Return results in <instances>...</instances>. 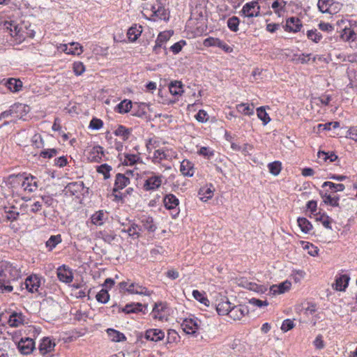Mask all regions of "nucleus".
<instances>
[{"label": "nucleus", "instance_id": "27", "mask_svg": "<svg viewBox=\"0 0 357 357\" xmlns=\"http://www.w3.org/2000/svg\"><path fill=\"white\" fill-rule=\"evenodd\" d=\"M107 333L110 340L113 342H119L126 340L123 333L113 328H108Z\"/></svg>", "mask_w": 357, "mask_h": 357}, {"label": "nucleus", "instance_id": "32", "mask_svg": "<svg viewBox=\"0 0 357 357\" xmlns=\"http://www.w3.org/2000/svg\"><path fill=\"white\" fill-rule=\"evenodd\" d=\"M104 155L103 149L102 146H96L93 148L89 153V158L91 161L99 162L102 156Z\"/></svg>", "mask_w": 357, "mask_h": 357}, {"label": "nucleus", "instance_id": "62", "mask_svg": "<svg viewBox=\"0 0 357 357\" xmlns=\"http://www.w3.org/2000/svg\"><path fill=\"white\" fill-rule=\"evenodd\" d=\"M32 142L36 148H43L44 147V142L40 135L36 134L33 135L32 138Z\"/></svg>", "mask_w": 357, "mask_h": 357}, {"label": "nucleus", "instance_id": "37", "mask_svg": "<svg viewBox=\"0 0 357 357\" xmlns=\"http://www.w3.org/2000/svg\"><path fill=\"white\" fill-rule=\"evenodd\" d=\"M287 2L284 0H275L273 2L271 8L274 13L278 16H280L282 12L284 11Z\"/></svg>", "mask_w": 357, "mask_h": 357}, {"label": "nucleus", "instance_id": "22", "mask_svg": "<svg viewBox=\"0 0 357 357\" xmlns=\"http://www.w3.org/2000/svg\"><path fill=\"white\" fill-rule=\"evenodd\" d=\"M24 317L22 313L13 312L9 317L8 324L11 327H18L24 324Z\"/></svg>", "mask_w": 357, "mask_h": 357}, {"label": "nucleus", "instance_id": "8", "mask_svg": "<svg viewBox=\"0 0 357 357\" xmlns=\"http://www.w3.org/2000/svg\"><path fill=\"white\" fill-rule=\"evenodd\" d=\"M26 289L31 293L38 291L41 284V278L38 275H31L24 282Z\"/></svg>", "mask_w": 357, "mask_h": 357}, {"label": "nucleus", "instance_id": "30", "mask_svg": "<svg viewBox=\"0 0 357 357\" xmlns=\"http://www.w3.org/2000/svg\"><path fill=\"white\" fill-rule=\"evenodd\" d=\"M152 10L155 16L159 17L160 20H167L169 19V12L162 5H158V7H152Z\"/></svg>", "mask_w": 357, "mask_h": 357}, {"label": "nucleus", "instance_id": "20", "mask_svg": "<svg viewBox=\"0 0 357 357\" xmlns=\"http://www.w3.org/2000/svg\"><path fill=\"white\" fill-rule=\"evenodd\" d=\"M163 203L167 209H175L179 204V200L173 194H168L165 196Z\"/></svg>", "mask_w": 357, "mask_h": 357}, {"label": "nucleus", "instance_id": "11", "mask_svg": "<svg viewBox=\"0 0 357 357\" xmlns=\"http://www.w3.org/2000/svg\"><path fill=\"white\" fill-rule=\"evenodd\" d=\"M337 4L334 0H318L317 6L322 13L332 14L335 12Z\"/></svg>", "mask_w": 357, "mask_h": 357}, {"label": "nucleus", "instance_id": "43", "mask_svg": "<svg viewBox=\"0 0 357 357\" xmlns=\"http://www.w3.org/2000/svg\"><path fill=\"white\" fill-rule=\"evenodd\" d=\"M257 114L258 118L262 121L264 125H266L271 121V118L266 112L264 107H258L257 109Z\"/></svg>", "mask_w": 357, "mask_h": 357}, {"label": "nucleus", "instance_id": "55", "mask_svg": "<svg viewBox=\"0 0 357 357\" xmlns=\"http://www.w3.org/2000/svg\"><path fill=\"white\" fill-rule=\"evenodd\" d=\"M96 300L101 303H106L109 299V295L107 290L101 289L96 296Z\"/></svg>", "mask_w": 357, "mask_h": 357}, {"label": "nucleus", "instance_id": "3", "mask_svg": "<svg viewBox=\"0 0 357 357\" xmlns=\"http://www.w3.org/2000/svg\"><path fill=\"white\" fill-rule=\"evenodd\" d=\"M4 29L10 36L15 38L16 40L21 41L24 39V31L22 28L13 21H6L3 24Z\"/></svg>", "mask_w": 357, "mask_h": 357}, {"label": "nucleus", "instance_id": "46", "mask_svg": "<svg viewBox=\"0 0 357 357\" xmlns=\"http://www.w3.org/2000/svg\"><path fill=\"white\" fill-rule=\"evenodd\" d=\"M68 54L79 55L83 52L82 46L79 43L73 42L69 43Z\"/></svg>", "mask_w": 357, "mask_h": 357}, {"label": "nucleus", "instance_id": "13", "mask_svg": "<svg viewBox=\"0 0 357 357\" xmlns=\"http://www.w3.org/2000/svg\"><path fill=\"white\" fill-rule=\"evenodd\" d=\"M57 277L61 282L70 283L73 281V274L70 268L63 265L57 269Z\"/></svg>", "mask_w": 357, "mask_h": 357}, {"label": "nucleus", "instance_id": "2", "mask_svg": "<svg viewBox=\"0 0 357 357\" xmlns=\"http://www.w3.org/2000/svg\"><path fill=\"white\" fill-rule=\"evenodd\" d=\"M13 177L16 180L17 182L19 183H20L21 187L24 191L33 192H35L38 188L37 178L33 176H24L23 174H18Z\"/></svg>", "mask_w": 357, "mask_h": 357}, {"label": "nucleus", "instance_id": "58", "mask_svg": "<svg viewBox=\"0 0 357 357\" xmlns=\"http://www.w3.org/2000/svg\"><path fill=\"white\" fill-rule=\"evenodd\" d=\"M171 34L168 31L161 32L158 34L156 40L158 43L164 45L167 40H169Z\"/></svg>", "mask_w": 357, "mask_h": 357}, {"label": "nucleus", "instance_id": "42", "mask_svg": "<svg viewBox=\"0 0 357 357\" xmlns=\"http://www.w3.org/2000/svg\"><path fill=\"white\" fill-rule=\"evenodd\" d=\"M141 227L135 223H132L127 229L122 230L123 232H126L130 236L138 238L140 236L139 231Z\"/></svg>", "mask_w": 357, "mask_h": 357}, {"label": "nucleus", "instance_id": "51", "mask_svg": "<svg viewBox=\"0 0 357 357\" xmlns=\"http://www.w3.org/2000/svg\"><path fill=\"white\" fill-rule=\"evenodd\" d=\"M192 296L195 299L199 301L201 303L204 304L205 306L209 305V303H210L209 300L206 296H204V295L199 291L193 290Z\"/></svg>", "mask_w": 357, "mask_h": 357}, {"label": "nucleus", "instance_id": "60", "mask_svg": "<svg viewBox=\"0 0 357 357\" xmlns=\"http://www.w3.org/2000/svg\"><path fill=\"white\" fill-rule=\"evenodd\" d=\"M102 121L96 118L92 119L89 123V128L93 130H99L102 127Z\"/></svg>", "mask_w": 357, "mask_h": 357}, {"label": "nucleus", "instance_id": "1", "mask_svg": "<svg viewBox=\"0 0 357 357\" xmlns=\"http://www.w3.org/2000/svg\"><path fill=\"white\" fill-rule=\"evenodd\" d=\"M336 24L343 41L351 43L357 40V21L341 19Z\"/></svg>", "mask_w": 357, "mask_h": 357}, {"label": "nucleus", "instance_id": "53", "mask_svg": "<svg viewBox=\"0 0 357 357\" xmlns=\"http://www.w3.org/2000/svg\"><path fill=\"white\" fill-rule=\"evenodd\" d=\"M167 154L162 149L155 150L153 153V162L154 163H159L162 160L167 159Z\"/></svg>", "mask_w": 357, "mask_h": 357}, {"label": "nucleus", "instance_id": "15", "mask_svg": "<svg viewBox=\"0 0 357 357\" xmlns=\"http://www.w3.org/2000/svg\"><path fill=\"white\" fill-rule=\"evenodd\" d=\"M126 291L130 294L151 295V292L146 287L135 282H132L128 285Z\"/></svg>", "mask_w": 357, "mask_h": 357}, {"label": "nucleus", "instance_id": "17", "mask_svg": "<svg viewBox=\"0 0 357 357\" xmlns=\"http://www.w3.org/2000/svg\"><path fill=\"white\" fill-rule=\"evenodd\" d=\"M165 337V333L158 328L149 329L145 333V338L153 342H158Z\"/></svg>", "mask_w": 357, "mask_h": 357}, {"label": "nucleus", "instance_id": "5", "mask_svg": "<svg viewBox=\"0 0 357 357\" xmlns=\"http://www.w3.org/2000/svg\"><path fill=\"white\" fill-rule=\"evenodd\" d=\"M205 47H218L225 52L229 53L233 51V48L226 44L225 42L217 38L208 37L204 40Z\"/></svg>", "mask_w": 357, "mask_h": 357}, {"label": "nucleus", "instance_id": "29", "mask_svg": "<svg viewBox=\"0 0 357 357\" xmlns=\"http://www.w3.org/2000/svg\"><path fill=\"white\" fill-rule=\"evenodd\" d=\"M6 85L10 91L17 92L21 90L22 82L20 79L10 78L7 80Z\"/></svg>", "mask_w": 357, "mask_h": 357}, {"label": "nucleus", "instance_id": "41", "mask_svg": "<svg viewBox=\"0 0 357 357\" xmlns=\"http://www.w3.org/2000/svg\"><path fill=\"white\" fill-rule=\"evenodd\" d=\"M114 133L116 136L121 137L123 140H126L129 138L131 131L125 126L119 125Z\"/></svg>", "mask_w": 357, "mask_h": 357}, {"label": "nucleus", "instance_id": "57", "mask_svg": "<svg viewBox=\"0 0 357 357\" xmlns=\"http://www.w3.org/2000/svg\"><path fill=\"white\" fill-rule=\"evenodd\" d=\"M317 220H319L322 223L324 227H326V229H332V228H331L332 219L329 216H328L325 214H323V215H321L319 218H317Z\"/></svg>", "mask_w": 357, "mask_h": 357}, {"label": "nucleus", "instance_id": "19", "mask_svg": "<svg viewBox=\"0 0 357 357\" xmlns=\"http://www.w3.org/2000/svg\"><path fill=\"white\" fill-rule=\"evenodd\" d=\"M180 172L185 176H192L195 173L193 164L188 160H183L181 163Z\"/></svg>", "mask_w": 357, "mask_h": 357}, {"label": "nucleus", "instance_id": "26", "mask_svg": "<svg viewBox=\"0 0 357 357\" xmlns=\"http://www.w3.org/2000/svg\"><path fill=\"white\" fill-rule=\"evenodd\" d=\"M231 303L227 300L220 301L216 305V310L220 315H228Z\"/></svg>", "mask_w": 357, "mask_h": 357}, {"label": "nucleus", "instance_id": "16", "mask_svg": "<svg viewBox=\"0 0 357 357\" xmlns=\"http://www.w3.org/2000/svg\"><path fill=\"white\" fill-rule=\"evenodd\" d=\"M130 183V179L124 174L118 173L115 177L113 192L123 189Z\"/></svg>", "mask_w": 357, "mask_h": 357}, {"label": "nucleus", "instance_id": "25", "mask_svg": "<svg viewBox=\"0 0 357 357\" xmlns=\"http://www.w3.org/2000/svg\"><path fill=\"white\" fill-rule=\"evenodd\" d=\"M54 347L55 344L52 342L50 338L45 337L42 340V342L39 346V350L41 354L45 355L47 353L50 352Z\"/></svg>", "mask_w": 357, "mask_h": 357}, {"label": "nucleus", "instance_id": "50", "mask_svg": "<svg viewBox=\"0 0 357 357\" xmlns=\"http://www.w3.org/2000/svg\"><path fill=\"white\" fill-rule=\"evenodd\" d=\"M240 23L239 19L236 17L233 16L228 19L227 24L228 28L234 32H236L238 30V25Z\"/></svg>", "mask_w": 357, "mask_h": 357}, {"label": "nucleus", "instance_id": "36", "mask_svg": "<svg viewBox=\"0 0 357 357\" xmlns=\"http://www.w3.org/2000/svg\"><path fill=\"white\" fill-rule=\"evenodd\" d=\"M132 104L131 100H123L116 105V111L121 114L127 113L132 108Z\"/></svg>", "mask_w": 357, "mask_h": 357}, {"label": "nucleus", "instance_id": "61", "mask_svg": "<svg viewBox=\"0 0 357 357\" xmlns=\"http://www.w3.org/2000/svg\"><path fill=\"white\" fill-rule=\"evenodd\" d=\"M294 327V323L292 320L287 319L283 321L281 330L284 332H287L288 331L292 329Z\"/></svg>", "mask_w": 357, "mask_h": 357}, {"label": "nucleus", "instance_id": "33", "mask_svg": "<svg viewBox=\"0 0 357 357\" xmlns=\"http://www.w3.org/2000/svg\"><path fill=\"white\" fill-rule=\"evenodd\" d=\"M141 222L144 228L149 231L153 232L156 229V226L152 217L143 216L141 219Z\"/></svg>", "mask_w": 357, "mask_h": 357}, {"label": "nucleus", "instance_id": "45", "mask_svg": "<svg viewBox=\"0 0 357 357\" xmlns=\"http://www.w3.org/2000/svg\"><path fill=\"white\" fill-rule=\"evenodd\" d=\"M112 168L110 165L107 164H102L100 166H98L96 168V171L104 176L105 179H108L110 178V172Z\"/></svg>", "mask_w": 357, "mask_h": 357}, {"label": "nucleus", "instance_id": "7", "mask_svg": "<svg viewBox=\"0 0 357 357\" xmlns=\"http://www.w3.org/2000/svg\"><path fill=\"white\" fill-rule=\"evenodd\" d=\"M17 348L24 355L30 354L35 349V342L32 338H22L17 344Z\"/></svg>", "mask_w": 357, "mask_h": 357}, {"label": "nucleus", "instance_id": "44", "mask_svg": "<svg viewBox=\"0 0 357 357\" xmlns=\"http://www.w3.org/2000/svg\"><path fill=\"white\" fill-rule=\"evenodd\" d=\"M307 37L309 40L318 43L322 39V35L317 29H311L307 31Z\"/></svg>", "mask_w": 357, "mask_h": 357}, {"label": "nucleus", "instance_id": "35", "mask_svg": "<svg viewBox=\"0 0 357 357\" xmlns=\"http://www.w3.org/2000/svg\"><path fill=\"white\" fill-rule=\"evenodd\" d=\"M169 89L174 96L181 95L183 93V84L180 81L172 82L169 86Z\"/></svg>", "mask_w": 357, "mask_h": 357}, {"label": "nucleus", "instance_id": "6", "mask_svg": "<svg viewBox=\"0 0 357 357\" xmlns=\"http://www.w3.org/2000/svg\"><path fill=\"white\" fill-rule=\"evenodd\" d=\"M17 271L10 265L0 271V281L3 282L10 283L12 280H15L17 277Z\"/></svg>", "mask_w": 357, "mask_h": 357}, {"label": "nucleus", "instance_id": "59", "mask_svg": "<svg viewBox=\"0 0 357 357\" xmlns=\"http://www.w3.org/2000/svg\"><path fill=\"white\" fill-rule=\"evenodd\" d=\"M153 52L155 54H163L164 55L167 54V49L166 47L161 43H158L157 41H155V44L153 48Z\"/></svg>", "mask_w": 357, "mask_h": 357}, {"label": "nucleus", "instance_id": "31", "mask_svg": "<svg viewBox=\"0 0 357 357\" xmlns=\"http://www.w3.org/2000/svg\"><path fill=\"white\" fill-rule=\"evenodd\" d=\"M142 31V26L137 27L136 25L131 26L128 30V32H127V36H128V40L131 42H135V40H137L139 36L141 35Z\"/></svg>", "mask_w": 357, "mask_h": 357}, {"label": "nucleus", "instance_id": "4", "mask_svg": "<svg viewBox=\"0 0 357 357\" xmlns=\"http://www.w3.org/2000/svg\"><path fill=\"white\" fill-rule=\"evenodd\" d=\"M163 176L161 174H153L148 178L143 185V188L146 191L155 190L158 189L162 183Z\"/></svg>", "mask_w": 357, "mask_h": 357}, {"label": "nucleus", "instance_id": "48", "mask_svg": "<svg viewBox=\"0 0 357 357\" xmlns=\"http://www.w3.org/2000/svg\"><path fill=\"white\" fill-rule=\"evenodd\" d=\"M199 195L200 196V199L202 201L207 202L213 197V191L209 188H203L199 190Z\"/></svg>", "mask_w": 357, "mask_h": 357}, {"label": "nucleus", "instance_id": "56", "mask_svg": "<svg viewBox=\"0 0 357 357\" xmlns=\"http://www.w3.org/2000/svg\"><path fill=\"white\" fill-rule=\"evenodd\" d=\"M73 72L77 76H79L85 71V66L81 61H75L73 64Z\"/></svg>", "mask_w": 357, "mask_h": 357}, {"label": "nucleus", "instance_id": "47", "mask_svg": "<svg viewBox=\"0 0 357 357\" xmlns=\"http://www.w3.org/2000/svg\"><path fill=\"white\" fill-rule=\"evenodd\" d=\"M322 188H325V187H329V188L333 191V192H342L343 191L344 189H345V187H344V185L342 184V183H338V184H336V183H334L333 182H331V181H325L323 184H322Z\"/></svg>", "mask_w": 357, "mask_h": 357}, {"label": "nucleus", "instance_id": "23", "mask_svg": "<svg viewBox=\"0 0 357 357\" xmlns=\"http://www.w3.org/2000/svg\"><path fill=\"white\" fill-rule=\"evenodd\" d=\"M319 162H332L337 159V155L333 152H325L319 151L317 153Z\"/></svg>", "mask_w": 357, "mask_h": 357}, {"label": "nucleus", "instance_id": "9", "mask_svg": "<svg viewBox=\"0 0 357 357\" xmlns=\"http://www.w3.org/2000/svg\"><path fill=\"white\" fill-rule=\"evenodd\" d=\"M260 7L257 1H252L245 3L242 8V13L245 17H253L259 15Z\"/></svg>", "mask_w": 357, "mask_h": 357}, {"label": "nucleus", "instance_id": "38", "mask_svg": "<svg viewBox=\"0 0 357 357\" xmlns=\"http://www.w3.org/2000/svg\"><path fill=\"white\" fill-rule=\"evenodd\" d=\"M297 222L301 230L305 234L312 229V224L305 218H298Z\"/></svg>", "mask_w": 357, "mask_h": 357}, {"label": "nucleus", "instance_id": "63", "mask_svg": "<svg viewBox=\"0 0 357 357\" xmlns=\"http://www.w3.org/2000/svg\"><path fill=\"white\" fill-rule=\"evenodd\" d=\"M195 119L197 121L204 123L208 120V114L204 110L200 109L195 115Z\"/></svg>", "mask_w": 357, "mask_h": 357}, {"label": "nucleus", "instance_id": "64", "mask_svg": "<svg viewBox=\"0 0 357 357\" xmlns=\"http://www.w3.org/2000/svg\"><path fill=\"white\" fill-rule=\"evenodd\" d=\"M198 153L199 155H204L207 158H210L214 155L213 151H211L210 149L205 146L201 147L198 151Z\"/></svg>", "mask_w": 357, "mask_h": 357}, {"label": "nucleus", "instance_id": "54", "mask_svg": "<svg viewBox=\"0 0 357 357\" xmlns=\"http://www.w3.org/2000/svg\"><path fill=\"white\" fill-rule=\"evenodd\" d=\"M139 159V157L136 154H126L123 164L127 166L134 165Z\"/></svg>", "mask_w": 357, "mask_h": 357}, {"label": "nucleus", "instance_id": "18", "mask_svg": "<svg viewBox=\"0 0 357 357\" xmlns=\"http://www.w3.org/2000/svg\"><path fill=\"white\" fill-rule=\"evenodd\" d=\"M350 278L347 275H340L335 280V282L333 284L334 289L337 291H344L347 287Z\"/></svg>", "mask_w": 357, "mask_h": 357}, {"label": "nucleus", "instance_id": "28", "mask_svg": "<svg viewBox=\"0 0 357 357\" xmlns=\"http://www.w3.org/2000/svg\"><path fill=\"white\" fill-rule=\"evenodd\" d=\"M320 195L323 199L324 202L326 204L330 205L331 206H339V197L335 196L332 197L331 195L327 192H320Z\"/></svg>", "mask_w": 357, "mask_h": 357}, {"label": "nucleus", "instance_id": "21", "mask_svg": "<svg viewBox=\"0 0 357 357\" xmlns=\"http://www.w3.org/2000/svg\"><path fill=\"white\" fill-rule=\"evenodd\" d=\"M107 213L102 210L96 212L91 218L93 225L101 226L107 220Z\"/></svg>", "mask_w": 357, "mask_h": 357}, {"label": "nucleus", "instance_id": "39", "mask_svg": "<svg viewBox=\"0 0 357 357\" xmlns=\"http://www.w3.org/2000/svg\"><path fill=\"white\" fill-rule=\"evenodd\" d=\"M61 242V236L60 234L53 235L46 241V247L50 251L52 250L59 243Z\"/></svg>", "mask_w": 357, "mask_h": 357}, {"label": "nucleus", "instance_id": "52", "mask_svg": "<svg viewBox=\"0 0 357 357\" xmlns=\"http://www.w3.org/2000/svg\"><path fill=\"white\" fill-rule=\"evenodd\" d=\"M59 153V150L56 149H45L42 151L39 155L43 158H52Z\"/></svg>", "mask_w": 357, "mask_h": 357}, {"label": "nucleus", "instance_id": "34", "mask_svg": "<svg viewBox=\"0 0 357 357\" xmlns=\"http://www.w3.org/2000/svg\"><path fill=\"white\" fill-rule=\"evenodd\" d=\"M291 284L289 281H284L280 283L279 285H273L271 287V290L274 294H283L290 289Z\"/></svg>", "mask_w": 357, "mask_h": 357}, {"label": "nucleus", "instance_id": "24", "mask_svg": "<svg viewBox=\"0 0 357 357\" xmlns=\"http://www.w3.org/2000/svg\"><path fill=\"white\" fill-rule=\"evenodd\" d=\"M143 305L140 303H131L126 305L124 307L119 308V312H123L126 314L137 313L142 312Z\"/></svg>", "mask_w": 357, "mask_h": 357}, {"label": "nucleus", "instance_id": "14", "mask_svg": "<svg viewBox=\"0 0 357 357\" xmlns=\"http://www.w3.org/2000/svg\"><path fill=\"white\" fill-rule=\"evenodd\" d=\"M183 331L189 335H195L199 326L197 321L193 319H185L181 324Z\"/></svg>", "mask_w": 357, "mask_h": 357}, {"label": "nucleus", "instance_id": "49", "mask_svg": "<svg viewBox=\"0 0 357 357\" xmlns=\"http://www.w3.org/2000/svg\"><path fill=\"white\" fill-rule=\"evenodd\" d=\"M268 170L271 174L278 176L282 169V164L279 161H274L268 165Z\"/></svg>", "mask_w": 357, "mask_h": 357}, {"label": "nucleus", "instance_id": "10", "mask_svg": "<svg viewBox=\"0 0 357 357\" xmlns=\"http://www.w3.org/2000/svg\"><path fill=\"white\" fill-rule=\"evenodd\" d=\"M302 26V22L298 17H291L286 20L284 30L288 32L296 33L301 31Z\"/></svg>", "mask_w": 357, "mask_h": 357}, {"label": "nucleus", "instance_id": "12", "mask_svg": "<svg viewBox=\"0 0 357 357\" xmlns=\"http://www.w3.org/2000/svg\"><path fill=\"white\" fill-rule=\"evenodd\" d=\"M248 312V310L246 306L231 304L228 315L234 320H240Z\"/></svg>", "mask_w": 357, "mask_h": 357}, {"label": "nucleus", "instance_id": "40", "mask_svg": "<svg viewBox=\"0 0 357 357\" xmlns=\"http://www.w3.org/2000/svg\"><path fill=\"white\" fill-rule=\"evenodd\" d=\"M238 112L245 115L250 116L254 114V106L247 103H241L236 105Z\"/></svg>", "mask_w": 357, "mask_h": 357}]
</instances>
